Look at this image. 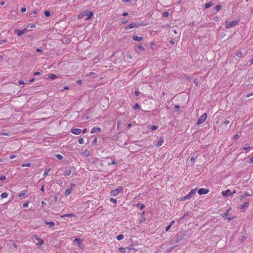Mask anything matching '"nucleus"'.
<instances>
[{
  "mask_svg": "<svg viewBox=\"0 0 253 253\" xmlns=\"http://www.w3.org/2000/svg\"><path fill=\"white\" fill-rule=\"evenodd\" d=\"M212 2L210 1V2H209L208 3H207L205 5V8H209L210 6H211L212 5Z\"/></svg>",
  "mask_w": 253,
  "mask_h": 253,
  "instance_id": "b1692460",
  "label": "nucleus"
},
{
  "mask_svg": "<svg viewBox=\"0 0 253 253\" xmlns=\"http://www.w3.org/2000/svg\"><path fill=\"white\" fill-rule=\"evenodd\" d=\"M252 95H253V93H249V94H248L246 95V96H247V97H250L252 96Z\"/></svg>",
  "mask_w": 253,
  "mask_h": 253,
  "instance_id": "bf43d9fd",
  "label": "nucleus"
},
{
  "mask_svg": "<svg viewBox=\"0 0 253 253\" xmlns=\"http://www.w3.org/2000/svg\"><path fill=\"white\" fill-rule=\"evenodd\" d=\"M132 39L133 40L135 41H141L143 40V37L141 36L138 37L137 36L135 35L132 36Z\"/></svg>",
  "mask_w": 253,
  "mask_h": 253,
  "instance_id": "ddd939ff",
  "label": "nucleus"
},
{
  "mask_svg": "<svg viewBox=\"0 0 253 253\" xmlns=\"http://www.w3.org/2000/svg\"><path fill=\"white\" fill-rule=\"evenodd\" d=\"M249 163L250 164L253 163V156L251 158Z\"/></svg>",
  "mask_w": 253,
  "mask_h": 253,
  "instance_id": "e2e57ef3",
  "label": "nucleus"
},
{
  "mask_svg": "<svg viewBox=\"0 0 253 253\" xmlns=\"http://www.w3.org/2000/svg\"><path fill=\"white\" fill-rule=\"evenodd\" d=\"M37 14V11H36V10H34V11H33L31 13V15H35V14Z\"/></svg>",
  "mask_w": 253,
  "mask_h": 253,
  "instance_id": "0e129e2a",
  "label": "nucleus"
},
{
  "mask_svg": "<svg viewBox=\"0 0 253 253\" xmlns=\"http://www.w3.org/2000/svg\"><path fill=\"white\" fill-rule=\"evenodd\" d=\"M207 117V113L203 114L198 119V121L197 123V125H200L203 123L206 119Z\"/></svg>",
  "mask_w": 253,
  "mask_h": 253,
  "instance_id": "6e6552de",
  "label": "nucleus"
},
{
  "mask_svg": "<svg viewBox=\"0 0 253 253\" xmlns=\"http://www.w3.org/2000/svg\"><path fill=\"white\" fill-rule=\"evenodd\" d=\"M243 55V53L241 50H238L236 52V55L239 57H241Z\"/></svg>",
  "mask_w": 253,
  "mask_h": 253,
  "instance_id": "393cba45",
  "label": "nucleus"
},
{
  "mask_svg": "<svg viewBox=\"0 0 253 253\" xmlns=\"http://www.w3.org/2000/svg\"><path fill=\"white\" fill-rule=\"evenodd\" d=\"M92 14V12L91 11L85 10L79 14L78 17L79 19H81L83 18L84 16H86V18L85 19V20H87L91 19Z\"/></svg>",
  "mask_w": 253,
  "mask_h": 253,
  "instance_id": "f257e3e1",
  "label": "nucleus"
},
{
  "mask_svg": "<svg viewBox=\"0 0 253 253\" xmlns=\"http://www.w3.org/2000/svg\"><path fill=\"white\" fill-rule=\"evenodd\" d=\"M18 84H20V85H22V84H25V83H24V81H19Z\"/></svg>",
  "mask_w": 253,
  "mask_h": 253,
  "instance_id": "4d7b16f0",
  "label": "nucleus"
},
{
  "mask_svg": "<svg viewBox=\"0 0 253 253\" xmlns=\"http://www.w3.org/2000/svg\"><path fill=\"white\" fill-rule=\"evenodd\" d=\"M180 31V29L179 27H175L170 29L169 32L170 36L175 37L178 34Z\"/></svg>",
  "mask_w": 253,
  "mask_h": 253,
  "instance_id": "f03ea898",
  "label": "nucleus"
},
{
  "mask_svg": "<svg viewBox=\"0 0 253 253\" xmlns=\"http://www.w3.org/2000/svg\"><path fill=\"white\" fill-rule=\"evenodd\" d=\"M213 20H214V21H216V22H217V21H219V18H218V17H214V18H213Z\"/></svg>",
  "mask_w": 253,
  "mask_h": 253,
  "instance_id": "13d9d810",
  "label": "nucleus"
},
{
  "mask_svg": "<svg viewBox=\"0 0 253 253\" xmlns=\"http://www.w3.org/2000/svg\"><path fill=\"white\" fill-rule=\"evenodd\" d=\"M196 190L197 188H195L191 190V191L188 194L183 197V199L184 200L190 199L192 196L196 193Z\"/></svg>",
  "mask_w": 253,
  "mask_h": 253,
  "instance_id": "0eeeda50",
  "label": "nucleus"
},
{
  "mask_svg": "<svg viewBox=\"0 0 253 253\" xmlns=\"http://www.w3.org/2000/svg\"><path fill=\"white\" fill-rule=\"evenodd\" d=\"M124 238V235L123 234H120L117 237L118 240H121Z\"/></svg>",
  "mask_w": 253,
  "mask_h": 253,
  "instance_id": "a878e982",
  "label": "nucleus"
},
{
  "mask_svg": "<svg viewBox=\"0 0 253 253\" xmlns=\"http://www.w3.org/2000/svg\"><path fill=\"white\" fill-rule=\"evenodd\" d=\"M239 138V135L238 134H236V135H235V136H234V139H235V140H236V139H238Z\"/></svg>",
  "mask_w": 253,
  "mask_h": 253,
  "instance_id": "052dcab7",
  "label": "nucleus"
},
{
  "mask_svg": "<svg viewBox=\"0 0 253 253\" xmlns=\"http://www.w3.org/2000/svg\"><path fill=\"white\" fill-rule=\"evenodd\" d=\"M230 123V121H228V120H226V121H225L224 122H223V124L225 125H228Z\"/></svg>",
  "mask_w": 253,
  "mask_h": 253,
  "instance_id": "de8ad7c7",
  "label": "nucleus"
},
{
  "mask_svg": "<svg viewBox=\"0 0 253 253\" xmlns=\"http://www.w3.org/2000/svg\"><path fill=\"white\" fill-rule=\"evenodd\" d=\"M42 72H35V73H34V76L40 75H41V74H42Z\"/></svg>",
  "mask_w": 253,
  "mask_h": 253,
  "instance_id": "ea45409f",
  "label": "nucleus"
},
{
  "mask_svg": "<svg viewBox=\"0 0 253 253\" xmlns=\"http://www.w3.org/2000/svg\"><path fill=\"white\" fill-rule=\"evenodd\" d=\"M249 205V203L248 202H244L243 205L242 206V207L240 208L241 210L245 209L246 208H247Z\"/></svg>",
  "mask_w": 253,
  "mask_h": 253,
  "instance_id": "6ab92c4d",
  "label": "nucleus"
},
{
  "mask_svg": "<svg viewBox=\"0 0 253 253\" xmlns=\"http://www.w3.org/2000/svg\"><path fill=\"white\" fill-rule=\"evenodd\" d=\"M72 191H73V189L71 187L67 189L65 192V195L66 196L69 195Z\"/></svg>",
  "mask_w": 253,
  "mask_h": 253,
  "instance_id": "f3484780",
  "label": "nucleus"
},
{
  "mask_svg": "<svg viewBox=\"0 0 253 253\" xmlns=\"http://www.w3.org/2000/svg\"><path fill=\"white\" fill-rule=\"evenodd\" d=\"M238 23V21H237V20H234L231 22H228V21H226L225 28L226 29H229V28L235 26L236 25H237Z\"/></svg>",
  "mask_w": 253,
  "mask_h": 253,
  "instance_id": "423d86ee",
  "label": "nucleus"
},
{
  "mask_svg": "<svg viewBox=\"0 0 253 253\" xmlns=\"http://www.w3.org/2000/svg\"><path fill=\"white\" fill-rule=\"evenodd\" d=\"M29 27H30L31 28H34L36 27V25H34V24H32L31 25H29Z\"/></svg>",
  "mask_w": 253,
  "mask_h": 253,
  "instance_id": "338daca9",
  "label": "nucleus"
},
{
  "mask_svg": "<svg viewBox=\"0 0 253 253\" xmlns=\"http://www.w3.org/2000/svg\"><path fill=\"white\" fill-rule=\"evenodd\" d=\"M164 140L163 138H161L159 139V146H161L163 143Z\"/></svg>",
  "mask_w": 253,
  "mask_h": 253,
  "instance_id": "a19ab883",
  "label": "nucleus"
},
{
  "mask_svg": "<svg viewBox=\"0 0 253 253\" xmlns=\"http://www.w3.org/2000/svg\"><path fill=\"white\" fill-rule=\"evenodd\" d=\"M174 221L173 220H172L170 224H169L166 228V229H165V231H168L171 227L172 225L174 223Z\"/></svg>",
  "mask_w": 253,
  "mask_h": 253,
  "instance_id": "4be33fe9",
  "label": "nucleus"
},
{
  "mask_svg": "<svg viewBox=\"0 0 253 253\" xmlns=\"http://www.w3.org/2000/svg\"><path fill=\"white\" fill-rule=\"evenodd\" d=\"M71 173V170L70 169H66L65 172V175L68 176L70 175Z\"/></svg>",
  "mask_w": 253,
  "mask_h": 253,
  "instance_id": "5701e85b",
  "label": "nucleus"
},
{
  "mask_svg": "<svg viewBox=\"0 0 253 253\" xmlns=\"http://www.w3.org/2000/svg\"><path fill=\"white\" fill-rule=\"evenodd\" d=\"M146 221V217L145 216V211H143L142 213L141 217L139 219V223H141L142 222Z\"/></svg>",
  "mask_w": 253,
  "mask_h": 253,
  "instance_id": "2eb2a0df",
  "label": "nucleus"
},
{
  "mask_svg": "<svg viewBox=\"0 0 253 253\" xmlns=\"http://www.w3.org/2000/svg\"><path fill=\"white\" fill-rule=\"evenodd\" d=\"M194 83L195 84L196 86H198V80H197V79L194 80Z\"/></svg>",
  "mask_w": 253,
  "mask_h": 253,
  "instance_id": "603ef678",
  "label": "nucleus"
},
{
  "mask_svg": "<svg viewBox=\"0 0 253 253\" xmlns=\"http://www.w3.org/2000/svg\"><path fill=\"white\" fill-rule=\"evenodd\" d=\"M139 94H140V92L139 91H138V90L135 91V95L136 96H138Z\"/></svg>",
  "mask_w": 253,
  "mask_h": 253,
  "instance_id": "3c124183",
  "label": "nucleus"
},
{
  "mask_svg": "<svg viewBox=\"0 0 253 253\" xmlns=\"http://www.w3.org/2000/svg\"><path fill=\"white\" fill-rule=\"evenodd\" d=\"M41 191H42V192H44V185H43L41 188Z\"/></svg>",
  "mask_w": 253,
  "mask_h": 253,
  "instance_id": "774afa93",
  "label": "nucleus"
},
{
  "mask_svg": "<svg viewBox=\"0 0 253 253\" xmlns=\"http://www.w3.org/2000/svg\"><path fill=\"white\" fill-rule=\"evenodd\" d=\"M99 162V160L98 159H96L95 160L93 161V164L94 165H97Z\"/></svg>",
  "mask_w": 253,
  "mask_h": 253,
  "instance_id": "37998d69",
  "label": "nucleus"
},
{
  "mask_svg": "<svg viewBox=\"0 0 253 253\" xmlns=\"http://www.w3.org/2000/svg\"><path fill=\"white\" fill-rule=\"evenodd\" d=\"M7 196H8V194L6 192H3L2 193H1V195H0V197L2 198H5Z\"/></svg>",
  "mask_w": 253,
  "mask_h": 253,
  "instance_id": "bb28decb",
  "label": "nucleus"
},
{
  "mask_svg": "<svg viewBox=\"0 0 253 253\" xmlns=\"http://www.w3.org/2000/svg\"><path fill=\"white\" fill-rule=\"evenodd\" d=\"M28 206V202H25V203L23 204V207L24 208H26Z\"/></svg>",
  "mask_w": 253,
  "mask_h": 253,
  "instance_id": "09e8293b",
  "label": "nucleus"
},
{
  "mask_svg": "<svg viewBox=\"0 0 253 253\" xmlns=\"http://www.w3.org/2000/svg\"><path fill=\"white\" fill-rule=\"evenodd\" d=\"M73 216H75V215L72 213H69V214H64L63 215H61V217H73Z\"/></svg>",
  "mask_w": 253,
  "mask_h": 253,
  "instance_id": "aec40b11",
  "label": "nucleus"
},
{
  "mask_svg": "<svg viewBox=\"0 0 253 253\" xmlns=\"http://www.w3.org/2000/svg\"><path fill=\"white\" fill-rule=\"evenodd\" d=\"M138 48L141 51H143L144 50V47L142 45H139L138 46Z\"/></svg>",
  "mask_w": 253,
  "mask_h": 253,
  "instance_id": "e433bc0d",
  "label": "nucleus"
},
{
  "mask_svg": "<svg viewBox=\"0 0 253 253\" xmlns=\"http://www.w3.org/2000/svg\"><path fill=\"white\" fill-rule=\"evenodd\" d=\"M209 190L206 188H201L198 190V193L199 195H203L208 193Z\"/></svg>",
  "mask_w": 253,
  "mask_h": 253,
  "instance_id": "9d476101",
  "label": "nucleus"
},
{
  "mask_svg": "<svg viewBox=\"0 0 253 253\" xmlns=\"http://www.w3.org/2000/svg\"><path fill=\"white\" fill-rule=\"evenodd\" d=\"M55 157L56 158H57L59 160H62L63 159V156L60 154H56L55 155Z\"/></svg>",
  "mask_w": 253,
  "mask_h": 253,
  "instance_id": "c85d7f7f",
  "label": "nucleus"
},
{
  "mask_svg": "<svg viewBox=\"0 0 253 253\" xmlns=\"http://www.w3.org/2000/svg\"><path fill=\"white\" fill-rule=\"evenodd\" d=\"M229 211V210H228L227 211L223 214L222 216H223V218H224L225 219L227 218V215L228 214V211Z\"/></svg>",
  "mask_w": 253,
  "mask_h": 253,
  "instance_id": "c9c22d12",
  "label": "nucleus"
},
{
  "mask_svg": "<svg viewBox=\"0 0 253 253\" xmlns=\"http://www.w3.org/2000/svg\"><path fill=\"white\" fill-rule=\"evenodd\" d=\"M141 24L139 22L131 23L128 25L125 26L124 28L125 30H127L128 29H132L133 28L138 27Z\"/></svg>",
  "mask_w": 253,
  "mask_h": 253,
  "instance_id": "20e7f679",
  "label": "nucleus"
},
{
  "mask_svg": "<svg viewBox=\"0 0 253 253\" xmlns=\"http://www.w3.org/2000/svg\"><path fill=\"white\" fill-rule=\"evenodd\" d=\"M26 11V7H23L21 9V12H25Z\"/></svg>",
  "mask_w": 253,
  "mask_h": 253,
  "instance_id": "680f3d73",
  "label": "nucleus"
},
{
  "mask_svg": "<svg viewBox=\"0 0 253 253\" xmlns=\"http://www.w3.org/2000/svg\"><path fill=\"white\" fill-rule=\"evenodd\" d=\"M169 15V13L167 11H165L163 13V16L164 17H167Z\"/></svg>",
  "mask_w": 253,
  "mask_h": 253,
  "instance_id": "f704fd0d",
  "label": "nucleus"
},
{
  "mask_svg": "<svg viewBox=\"0 0 253 253\" xmlns=\"http://www.w3.org/2000/svg\"><path fill=\"white\" fill-rule=\"evenodd\" d=\"M157 128V126H156L155 125V126H152L151 129L152 130H156Z\"/></svg>",
  "mask_w": 253,
  "mask_h": 253,
  "instance_id": "864d4df0",
  "label": "nucleus"
},
{
  "mask_svg": "<svg viewBox=\"0 0 253 253\" xmlns=\"http://www.w3.org/2000/svg\"><path fill=\"white\" fill-rule=\"evenodd\" d=\"M117 164L116 161L115 160H112L111 162H109L108 163V166H110V165H116Z\"/></svg>",
  "mask_w": 253,
  "mask_h": 253,
  "instance_id": "cd10ccee",
  "label": "nucleus"
},
{
  "mask_svg": "<svg viewBox=\"0 0 253 253\" xmlns=\"http://www.w3.org/2000/svg\"><path fill=\"white\" fill-rule=\"evenodd\" d=\"M78 142H79V144H83L84 142V139L82 138H81L78 140Z\"/></svg>",
  "mask_w": 253,
  "mask_h": 253,
  "instance_id": "58836bf2",
  "label": "nucleus"
},
{
  "mask_svg": "<svg viewBox=\"0 0 253 253\" xmlns=\"http://www.w3.org/2000/svg\"><path fill=\"white\" fill-rule=\"evenodd\" d=\"M31 165H32L31 163L24 164L22 165V167H30L31 166Z\"/></svg>",
  "mask_w": 253,
  "mask_h": 253,
  "instance_id": "2f4dec72",
  "label": "nucleus"
},
{
  "mask_svg": "<svg viewBox=\"0 0 253 253\" xmlns=\"http://www.w3.org/2000/svg\"><path fill=\"white\" fill-rule=\"evenodd\" d=\"M48 78L51 80H54L57 78V76L55 74H51L48 75Z\"/></svg>",
  "mask_w": 253,
  "mask_h": 253,
  "instance_id": "412c9836",
  "label": "nucleus"
},
{
  "mask_svg": "<svg viewBox=\"0 0 253 253\" xmlns=\"http://www.w3.org/2000/svg\"><path fill=\"white\" fill-rule=\"evenodd\" d=\"M101 128L98 127H94L92 128L90 133H97L101 131Z\"/></svg>",
  "mask_w": 253,
  "mask_h": 253,
  "instance_id": "f8f14e48",
  "label": "nucleus"
},
{
  "mask_svg": "<svg viewBox=\"0 0 253 253\" xmlns=\"http://www.w3.org/2000/svg\"><path fill=\"white\" fill-rule=\"evenodd\" d=\"M37 51L38 52L42 53V52H43V50L41 49L40 48H38V49H37Z\"/></svg>",
  "mask_w": 253,
  "mask_h": 253,
  "instance_id": "5fc2aeb1",
  "label": "nucleus"
},
{
  "mask_svg": "<svg viewBox=\"0 0 253 253\" xmlns=\"http://www.w3.org/2000/svg\"><path fill=\"white\" fill-rule=\"evenodd\" d=\"M43 244V241L42 239H40L39 242L37 243L38 245H42Z\"/></svg>",
  "mask_w": 253,
  "mask_h": 253,
  "instance_id": "4c0bfd02",
  "label": "nucleus"
},
{
  "mask_svg": "<svg viewBox=\"0 0 253 253\" xmlns=\"http://www.w3.org/2000/svg\"><path fill=\"white\" fill-rule=\"evenodd\" d=\"M50 169H46L43 173V176H45L47 175L48 174V172L50 171Z\"/></svg>",
  "mask_w": 253,
  "mask_h": 253,
  "instance_id": "c756f323",
  "label": "nucleus"
},
{
  "mask_svg": "<svg viewBox=\"0 0 253 253\" xmlns=\"http://www.w3.org/2000/svg\"><path fill=\"white\" fill-rule=\"evenodd\" d=\"M16 157V155H10V156H9V158H10V159H14V158H15Z\"/></svg>",
  "mask_w": 253,
  "mask_h": 253,
  "instance_id": "8fccbe9b",
  "label": "nucleus"
},
{
  "mask_svg": "<svg viewBox=\"0 0 253 253\" xmlns=\"http://www.w3.org/2000/svg\"><path fill=\"white\" fill-rule=\"evenodd\" d=\"M250 148V146L249 145H246L244 148V150H247Z\"/></svg>",
  "mask_w": 253,
  "mask_h": 253,
  "instance_id": "a18cd8bd",
  "label": "nucleus"
},
{
  "mask_svg": "<svg viewBox=\"0 0 253 253\" xmlns=\"http://www.w3.org/2000/svg\"><path fill=\"white\" fill-rule=\"evenodd\" d=\"M74 242L79 247L82 244L83 241L80 238H76Z\"/></svg>",
  "mask_w": 253,
  "mask_h": 253,
  "instance_id": "4468645a",
  "label": "nucleus"
},
{
  "mask_svg": "<svg viewBox=\"0 0 253 253\" xmlns=\"http://www.w3.org/2000/svg\"><path fill=\"white\" fill-rule=\"evenodd\" d=\"M123 190V187L122 186H119L116 189L112 190L111 192V194L112 196H115L118 195L121 191Z\"/></svg>",
  "mask_w": 253,
  "mask_h": 253,
  "instance_id": "39448f33",
  "label": "nucleus"
},
{
  "mask_svg": "<svg viewBox=\"0 0 253 253\" xmlns=\"http://www.w3.org/2000/svg\"><path fill=\"white\" fill-rule=\"evenodd\" d=\"M26 194V192L24 191H22L19 194L18 196L19 197H22L24 196Z\"/></svg>",
  "mask_w": 253,
  "mask_h": 253,
  "instance_id": "72a5a7b5",
  "label": "nucleus"
},
{
  "mask_svg": "<svg viewBox=\"0 0 253 253\" xmlns=\"http://www.w3.org/2000/svg\"><path fill=\"white\" fill-rule=\"evenodd\" d=\"M71 132L73 134L78 135L81 133V129L80 128H73L71 130Z\"/></svg>",
  "mask_w": 253,
  "mask_h": 253,
  "instance_id": "9b49d317",
  "label": "nucleus"
},
{
  "mask_svg": "<svg viewBox=\"0 0 253 253\" xmlns=\"http://www.w3.org/2000/svg\"><path fill=\"white\" fill-rule=\"evenodd\" d=\"M234 218V217H228L227 218L229 221H230L232 220Z\"/></svg>",
  "mask_w": 253,
  "mask_h": 253,
  "instance_id": "69168bd1",
  "label": "nucleus"
},
{
  "mask_svg": "<svg viewBox=\"0 0 253 253\" xmlns=\"http://www.w3.org/2000/svg\"><path fill=\"white\" fill-rule=\"evenodd\" d=\"M6 176H1L0 177V179L2 181L5 180L6 179Z\"/></svg>",
  "mask_w": 253,
  "mask_h": 253,
  "instance_id": "49530a36",
  "label": "nucleus"
},
{
  "mask_svg": "<svg viewBox=\"0 0 253 253\" xmlns=\"http://www.w3.org/2000/svg\"><path fill=\"white\" fill-rule=\"evenodd\" d=\"M44 223L46 225H49L50 228H52L55 225V223L53 221L48 222V221H45Z\"/></svg>",
  "mask_w": 253,
  "mask_h": 253,
  "instance_id": "dca6fc26",
  "label": "nucleus"
},
{
  "mask_svg": "<svg viewBox=\"0 0 253 253\" xmlns=\"http://www.w3.org/2000/svg\"><path fill=\"white\" fill-rule=\"evenodd\" d=\"M29 28V26H28L22 30H17L15 32L18 36H21L22 35L27 33L30 30V29H28Z\"/></svg>",
  "mask_w": 253,
  "mask_h": 253,
  "instance_id": "7ed1b4c3",
  "label": "nucleus"
},
{
  "mask_svg": "<svg viewBox=\"0 0 253 253\" xmlns=\"http://www.w3.org/2000/svg\"><path fill=\"white\" fill-rule=\"evenodd\" d=\"M134 206L139 207L140 209V210H142L145 208V205L141 203L136 204Z\"/></svg>",
  "mask_w": 253,
  "mask_h": 253,
  "instance_id": "a211bd4d",
  "label": "nucleus"
},
{
  "mask_svg": "<svg viewBox=\"0 0 253 253\" xmlns=\"http://www.w3.org/2000/svg\"><path fill=\"white\" fill-rule=\"evenodd\" d=\"M221 5H217L215 7V9L216 10V11H219L221 8Z\"/></svg>",
  "mask_w": 253,
  "mask_h": 253,
  "instance_id": "473e14b6",
  "label": "nucleus"
},
{
  "mask_svg": "<svg viewBox=\"0 0 253 253\" xmlns=\"http://www.w3.org/2000/svg\"><path fill=\"white\" fill-rule=\"evenodd\" d=\"M6 42V40H0V44H2L3 43L5 42Z\"/></svg>",
  "mask_w": 253,
  "mask_h": 253,
  "instance_id": "6e6d98bb",
  "label": "nucleus"
},
{
  "mask_svg": "<svg viewBox=\"0 0 253 253\" xmlns=\"http://www.w3.org/2000/svg\"><path fill=\"white\" fill-rule=\"evenodd\" d=\"M221 194L224 197L227 198L228 196L231 195L232 192L230 190L227 189L226 190L223 191L221 193Z\"/></svg>",
  "mask_w": 253,
  "mask_h": 253,
  "instance_id": "1a4fd4ad",
  "label": "nucleus"
},
{
  "mask_svg": "<svg viewBox=\"0 0 253 253\" xmlns=\"http://www.w3.org/2000/svg\"><path fill=\"white\" fill-rule=\"evenodd\" d=\"M110 201L115 204L117 202V200L113 198H110Z\"/></svg>",
  "mask_w": 253,
  "mask_h": 253,
  "instance_id": "79ce46f5",
  "label": "nucleus"
},
{
  "mask_svg": "<svg viewBox=\"0 0 253 253\" xmlns=\"http://www.w3.org/2000/svg\"><path fill=\"white\" fill-rule=\"evenodd\" d=\"M140 108V106L138 105V104L136 103V104H135L134 106V108L135 109H139Z\"/></svg>",
  "mask_w": 253,
  "mask_h": 253,
  "instance_id": "c03bdc74",
  "label": "nucleus"
},
{
  "mask_svg": "<svg viewBox=\"0 0 253 253\" xmlns=\"http://www.w3.org/2000/svg\"><path fill=\"white\" fill-rule=\"evenodd\" d=\"M44 15L46 17H48L50 15V12L49 11L46 10L44 12Z\"/></svg>",
  "mask_w": 253,
  "mask_h": 253,
  "instance_id": "7c9ffc66",
  "label": "nucleus"
}]
</instances>
